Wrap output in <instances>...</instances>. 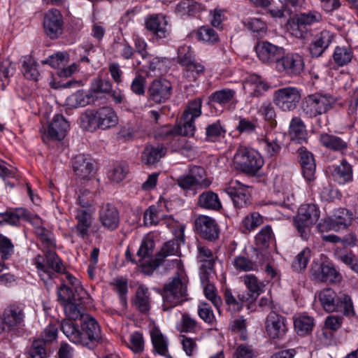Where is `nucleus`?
<instances>
[{"label": "nucleus", "mask_w": 358, "mask_h": 358, "mask_svg": "<svg viewBox=\"0 0 358 358\" xmlns=\"http://www.w3.org/2000/svg\"><path fill=\"white\" fill-rule=\"evenodd\" d=\"M99 220L103 228L109 231H114L120 225L119 210L113 204L103 203L99 211Z\"/></svg>", "instance_id": "obj_23"}, {"label": "nucleus", "mask_w": 358, "mask_h": 358, "mask_svg": "<svg viewBox=\"0 0 358 358\" xmlns=\"http://www.w3.org/2000/svg\"><path fill=\"white\" fill-rule=\"evenodd\" d=\"M148 94L152 101L157 103L165 102L171 94V85L166 80H155L148 88Z\"/></svg>", "instance_id": "obj_30"}, {"label": "nucleus", "mask_w": 358, "mask_h": 358, "mask_svg": "<svg viewBox=\"0 0 358 358\" xmlns=\"http://www.w3.org/2000/svg\"><path fill=\"white\" fill-rule=\"evenodd\" d=\"M154 350L160 355L166 358H173L168 354V342L158 329H154L150 333Z\"/></svg>", "instance_id": "obj_42"}, {"label": "nucleus", "mask_w": 358, "mask_h": 358, "mask_svg": "<svg viewBox=\"0 0 358 358\" xmlns=\"http://www.w3.org/2000/svg\"><path fill=\"white\" fill-rule=\"evenodd\" d=\"M176 182L180 188L187 191L194 187L206 188L211 184V180L206 177L203 168L194 166L187 173L178 176Z\"/></svg>", "instance_id": "obj_9"}, {"label": "nucleus", "mask_w": 358, "mask_h": 358, "mask_svg": "<svg viewBox=\"0 0 358 358\" xmlns=\"http://www.w3.org/2000/svg\"><path fill=\"white\" fill-rule=\"evenodd\" d=\"M136 308L142 313H148L150 309V294L148 288L140 285L136 292L134 300Z\"/></svg>", "instance_id": "obj_41"}, {"label": "nucleus", "mask_w": 358, "mask_h": 358, "mask_svg": "<svg viewBox=\"0 0 358 358\" xmlns=\"http://www.w3.org/2000/svg\"><path fill=\"white\" fill-rule=\"evenodd\" d=\"M198 206L206 210H219L222 203L218 195L213 191H206L198 197Z\"/></svg>", "instance_id": "obj_39"}, {"label": "nucleus", "mask_w": 358, "mask_h": 358, "mask_svg": "<svg viewBox=\"0 0 358 358\" xmlns=\"http://www.w3.org/2000/svg\"><path fill=\"white\" fill-rule=\"evenodd\" d=\"M226 193L231 197L237 208L246 207L250 203L249 187L238 180L231 181L225 189Z\"/></svg>", "instance_id": "obj_19"}, {"label": "nucleus", "mask_w": 358, "mask_h": 358, "mask_svg": "<svg viewBox=\"0 0 358 358\" xmlns=\"http://www.w3.org/2000/svg\"><path fill=\"white\" fill-rule=\"evenodd\" d=\"M263 223V217L258 212H252L246 215L241 222L243 233H249L255 230Z\"/></svg>", "instance_id": "obj_44"}, {"label": "nucleus", "mask_w": 358, "mask_h": 358, "mask_svg": "<svg viewBox=\"0 0 358 358\" xmlns=\"http://www.w3.org/2000/svg\"><path fill=\"white\" fill-rule=\"evenodd\" d=\"M209 101L228 110L234 109L238 102L236 91L227 87L216 90L210 95Z\"/></svg>", "instance_id": "obj_27"}, {"label": "nucleus", "mask_w": 358, "mask_h": 358, "mask_svg": "<svg viewBox=\"0 0 358 358\" xmlns=\"http://www.w3.org/2000/svg\"><path fill=\"white\" fill-rule=\"evenodd\" d=\"M274 240V234L271 227L266 225L255 236L256 245L262 248H268L270 243Z\"/></svg>", "instance_id": "obj_52"}, {"label": "nucleus", "mask_w": 358, "mask_h": 358, "mask_svg": "<svg viewBox=\"0 0 358 358\" xmlns=\"http://www.w3.org/2000/svg\"><path fill=\"white\" fill-rule=\"evenodd\" d=\"M259 113L264 117V120L268 122L271 127H275L277 125L275 110L271 103H263L259 109Z\"/></svg>", "instance_id": "obj_59"}, {"label": "nucleus", "mask_w": 358, "mask_h": 358, "mask_svg": "<svg viewBox=\"0 0 358 358\" xmlns=\"http://www.w3.org/2000/svg\"><path fill=\"white\" fill-rule=\"evenodd\" d=\"M265 329L271 339L282 340L288 331L287 318L275 311H271L266 318Z\"/></svg>", "instance_id": "obj_12"}, {"label": "nucleus", "mask_w": 358, "mask_h": 358, "mask_svg": "<svg viewBox=\"0 0 358 358\" xmlns=\"http://www.w3.org/2000/svg\"><path fill=\"white\" fill-rule=\"evenodd\" d=\"M162 309L168 311L187 300V285L184 279L176 276L166 283L162 291Z\"/></svg>", "instance_id": "obj_4"}, {"label": "nucleus", "mask_w": 358, "mask_h": 358, "mask_svg": "<svg viewBox=\"0 0 358 358\" xmlns=\"http://www.w3.org/2000/svg\"><path fill=\"white\" fill-rule=\"evenodd\" d=\"M196 39L208 45H213L219 41L216 31L208 26H201L196 31Z\"/></svg>", "instance_id": "obj_46"}, {"label": "nucleus", "mask_w": 358, "mask_h": 358, "mask_svg": "<svg viewBox=\"0 0 358 358\" xmlns=\"http://www.w3.org/2000/svg\"><path fill=\"white\" fill-rule=\"evenodd\" d=\"M94 210L92 208H76L75 211L76 224L71 231L83 240L87 239L93 224Z\"/></svg>", "instance_id": "obj_13"}, {"label": "nucleus", "mask_w": 358, "mask_h": 358, "mask_svg": "<svg viewBox=\"0 0 358 358\" xmlns=\"http://www.w3.org/2000/svg\"><path fill=\"white\" fill-rule=\"evenodd\" d=\"M37 62L30 55L22 59V72L28 80L38 81L41 76Z\"/></svg>", "instance_id": "obj_40"}, {"label": "nucleus", "mask_w": 358, "mask_h": 358, "mask_svg": "<svg viewBox=\"0 0 358 358\" xmlns=\"http://www.w3.org/2000/svg\"><path fill=\"white\" fill-rule=\"evenodd\" d=\"M43 26L47 36L51 39L58 38L64 30V19L61 12L56 8L48 10L44 14Z\"/></svg>", "instance_id": "obj_15"}, {"label": "nucleus", "mask_w": 358, "mask_h": 358, "mask_svg": "<svg viewBox=\"0 0 358 358\" xmlns=\"http://www.w3.org/2000/svg\"><path fill=\"white\" fill-rule=\"evenodd\" d=\"M83 126L90 131L97 129L106 130L118 124V116L110 106H102L96 110L87 111L81 117Z\"/></svg>", "instance_id": "obj_2"}, {"label": "nucleus", "mask_w": 358, "mask_h": 358, "mask_svg": "<svg viewBox=\"0 0 358 358\" xmlns=\"http://www.w3.org/2000/svg\"><path fill=\"white\" fill-rule=\"evenodd\" d=\"M336 101V99L330 94L317 92L303 99L301 109L303 116L314 118L328 112Z\"/></svg>", "instance_id": "obj_5"}, {"label": "nucleus", "mask_w": 358, "mask_h": 358, "mask_svg": "<svg viewBox=\"0 0 358 358\" xmlns=\"http://www.w3.org/2000/svg\"><path fill=\"white\" fill-rule=\"evenodd\" d=\"M80 324L76 322L63 320L60 329L66 338L76 345L92 348L101 340V330L97 321L91 315L81 316Z\"/></svg>", "instance_id": "obj_1"}, {"label": "nucleus", "mask_w": 358, "mask_h": 358, "mask_svg": "<svg viewBox=\"0 0 358 358\" xmlns=\"http://www.w3.org/2000/svg\"><path fill=\"white\" fill-rule=\"evenodd\" d=\"M206 141L216 142L220 138H224L226 134V129L222 124L220 120H217L208 124L206 127Z\"/></svg>", "instance_id": "obj_45"}, {"label": "nucleus", "mask_w": 358, "mask_h": 358, "mask_svg": "<svg viewBox=\"0 0 358 358\" xmlns=\"http://www.w3.org/2000/svg\"><path fill=\"white\" fill-rule=\"evenodd\" d=\"M155 248V241L150 236H145L141 241L140 248L137 251V256L140 259H145L152 256Z\"/></svg>", "instance_id": "obj_60"}, {"label": "nucleus", "mask_w": 358, "mask_h": 358, "mask_svg": "<svg viewBox=\"0 0 358 358\" xmlns=\"http://www.w3.org/2000/svg\"><path fill=\"white\" fill-rule=\"evenodd\" d=\"M260 129V127L256 118L250 120L246 117H241L236 126V130L240 134H257V129Z\"/></svg>", "instance_id": "obj_53"}, {"label": "nucleus", "mask_w": 358, "mask_h": 358, "mask_svg": "<svg viewBox=\"0 0 358 358\" xmlns=\"http://www.w3.org/2000/svg\"><path fill=\"white\" fill-rule=\"evenodd\" d=\"M276 70L287 76H296L304 69L303 57L297 53L282 55L275 65Z\"/></svg>", "instance_id": "obj_14"}, {"label": "nucleus", "mask_w": 358, "mask_h": 358, "mask_svg": "<svg viewBox=\"0 0 358 358\" xmlns=\"http://www.w3.org/2000/svg\"><path fill=\"white\" fill-rule=\"evenodd\" d=\"M331 177L340 185L351 183L354 180L353 167L346 159H343L339 164L334 166Z\"/></svg>", "instance_id": "obj_32"}, {"label": "nucleus", "mask_w": 358, "mask_h": 358, "mask_svg": "<svg viewBox=\"0 0 358 358\" xmlns=\"http://www.w3.org/2000/svg\"><path fill=\"white\" fill-rule=\"evenodd\" d=\"M310 273L315 280L320 282H339L342 280L340 272L336 269L333 263L328 261L321 263L313 261Z\"/></svg>", "instance_id": "obj_11"}, {"label": "nucleus", "mask_w": 358, "mask_h": 358, "mask_svg": "<svg viewBox=\"0 0 358 358\" xmlns=\"http://www.w3.org/2000/svg\"><path fill=\"white\" fill-rule=\"evenodd\" d=\"M203 100L201 97L195 98L188 102L182 115L183 120H195L201 115Z\"/></svg>", "instance_id": "obj_47"}, {"label": "nucleus", "mask_w": 358, "mask_h": 358, "mask_svg": "<svg viewBox=\"0 0 358 358\" xmlns=\"http://www.w3.org/2000/svg\"><path fill=\"white\" fill-rule=\"evenodd\" d=\"M289 134L292 141L302 143L308 138V132L303 120L299 117H293L289 123Z\"/></svg>", "instance_id": "obj_35"}, {"label": "nucleus", "mask_w": 358, "mask_h": 358, "mask_svg": "<svg viewBox=\"0 0 358 358\" xmlns=\"http://www.w3.org/2000/svg\"><path fill=\"white\" fill-rule=\"evenodd\" d=\"M182 68L183 75L189 82L195 81L205 70L203 65L196 60L182 66Z\"/></svg>", "instance_id": "obj_51"}, {"label": "nucleus", "mask_w": 358, "mask_h": 358, "mask_svg": "<svg viewBox=\"0 0 358 358\" xmlns=\"http://www.w3.org/2000/svg\"><path fill=\"white\" fill-rule=\"evenodd\" d=\"M256 52L258 58L264 63H274L284 55L283 49L269 42L262 41L256 46Z\"/></svg>", "instance_id": "obj_26"}, {"label": "nucleus", "mask_w": 358, "mask_h": 358, "mask_svg": "<svg viewBox=\"0 0 358 358\" xmlns=\"http://www.w3.org/2000/svg\"><path fill=\"white\" fill-rule=\"evenodd\" d=\"M352 213L345 208H339L334 214L327 220H322L318 224L320 231L327 229L339 230L348 227L353 220Z\"/></svg>", "instance_id": "obj_17"}, {"label": "nucleus", "mask_w": 358, "mask_h": 358, "mask_svg": "<svg viewBox=\"0 0 358 358\" xmlns=\"http://www.w3.org/2000/svg\"><path fill=\"white\" fill-rule=\"evenodd\" d=\"M297 152L304 178L308 181L313 180L316 168L313 155L303 146H301Z\"/></svg>", "instance_id": "obj_31"}, {"label": "nucleus", "mask_w": 358, "mask_h": 358, "mask_svg": "<svg viewBox=\"0 0 358 358\" xmlns=\"http://www.w3.org/2000/svg\"><path fill=\"white\" fill-rule=\"evenodd\" d=\"M197 251L196 259L201 264L200 278L201 280H206L209 272L213 271L217 257L210 248L201 243L198 244Z\"/></svg>", "instance_id": "obj_24"}, {"label": "nucleus", "mask_w": 358, "mask_h": 358, "mask_svg": "<svg viewBox=\"0 0 358 358\" xmlns=\"http://www.w3.org/2000/svg\"><path fill=\"white\" fill-rule=\"evenodd\" d=\"M69 61V55L65 52H57L50 56L46 60L43 61L42 64H49L55 69H60L63 67Z\"/></svg>", "instance_id": "obj_63"}, {"label": "nucleus", "mask_w": 358, "mask_h": 358, "mask_svg": "<svg viewBox=\"0 0 358 358\" xmlns=\"http://www.w3.org/2000/svg\"><path fill=\"white\" fill-rule=\"evenodd\" d=\"M97 98V96L90 90H78L68 97L67 102L68 105L73 108L84 107L96 101Z\"/></svg>", "instance_id": "obj_38"}, {"label": "nucleus", "mask_w": 358, "mask_h": 358, "mask_svg": "<svg viewBox=\"0 0 358 358\" xmlns=\"http://www.w3.org/2000/svg\"><path fill=\"white\" fill-rule=\"evenodd\" d=\"M194 56V51L189 45H182L179 47L178 50V62L182 66L189 64L196 60Z\"/></svg>", "instance_id": "obj_61"}, {"label": "nucleus", "mask_w": 358, "mask_h": 358, "mask_svg": "<svg viewBox=\"0 0 358 358\" xmlns=\"http://www.w3.org/2000/svg\"><path fill=\"white\" fill-rule=\"evenodd\" d=\"M166 151V148L163 145H148L142 152V162L148 165L154 164L165 156Z\"/></svg>", "instance_id": "obj_36"}, {"label": "nucleus", "mask_w": 358, "mask_h": 358, "mask_svg": "<svg viewBox=\"0 0 358 358\" xmlns=\"http://www.w3.org/2000/svg\"><path fill=\"white\" fill-rule=\"evenodd\" d=\"M3 324L5 330L13 331L23 325L24 313L23 307L17 304H10L3 311Z\"/></svg>", "instance_id": "obj_22"}, {"label": "nucleus", "mask_w": 358, "mask_h": 358, "mask_svg": "<svg viewBox=\"0 0 358 358\" xmlns=\"http://www.w3.org/2000/svg\"><path fill=\"white\" fill-rule=\"evenodd\" d=\"M257 352L251 345L241 344L235 350L234 358H257Z\"/></svg>", "instance_id": "obj_64"}, {"label": "nucleus", "mask_w": 358, "mask_h": 358, "mask_svg": "<svg viewBox=\"0 0 358 358\" xmlns=\"http://www.w3.org/2000/svg\"><path fill=\"white\" fill-rule=\"evenodd\" d=\"M31 218L29 212L23 208H18L14 210H8L0 213V224L17 225L20 220L29 221Z\"/></svg>", "instance_id": "obj_37"}, {"label": "nucleus", "mask_w": 358, "mask_h": 358, "mask_svg": "<svg viewBox=\"0 0 358 358\" xmlns=\"http://www.w3.org/2000/svg\"><path fill=\"white\" fill-rule=\"evenodd\" d=\"M233 264L235 268L239 271L247 272L257 269V264L255 262L242 256L235 257Z\"/></svg>", "instance_id": "obj_62"}, {"label": "nucleus", "mask_w": 358, "mask_h": 358, "mask_svg": "<svg viewBox=\"0 0 358 358\" xmlns=\"http://www.w3.org/2000/svg\"><path fill=\"white\" fill-rule=\"evenodd\" d=\"M179 250V245L175 241H169L166 242L160 251L157 253L156 257L160 260L162 264L164 262L166 257L169 256L176 255Z\"/></svg>", "instance_id": "obj_58"}, {"label": "nucleus", "mask_w": 358, "mask_h": 358, "mask_svg": "<svg viewBox=\"0 0 358 358\" xmlns=\"http://www.w3.org/2000/svg\"><path fill=\"white\" fill-rule=\"evenodd\" d=\"M295 331L299 336H304L312 331L314 327L313 317L306 315H299L294 320Z\"/></svg>", "instance_id": "obj_43"}, {"label": "nucleus", "mask_w": 358, "mask_h": 358, "mask_svg": "<svg viewBox=\"0 0 358 358\" xmlns=\"http://www.w3.org/2000/svg\"><path fill=\"white\" fill-rule=\"evenodd\" d=\"M320 217V210L314 203L301 205L298 215L294 219L295 227L303 240H308L310 235V226L315 223Z\"/></svg>", "instance_id": "obj_8"}, {"label": "nucleus", "mask_w": 358, "mask_h": 358, "mask_svg": "<svg viewBox=\"0 0 358 358\" xmlns=\"http://www.w3.org/2000/svg\"><path fill=\"white\" fill-rule=\"evenodd\" d=\"M34 262L41 279L45 282L52 278L54 271L59 273L64 268L62 262L54 249L47 250L45 256L38 255Z\"/></svg>", "instance_id": "obj_7"}, {"label": "nucleus", "mask_w": 358, "mask_h": 358, "mask_svg": "<svg viewBox=\"0 0 358 358\" xmlns=\"http://www.w3.org/2000/svg\"><path fill=\"white\" fill-rule=\"evenodd\" d=\"M301 98V91L294 87L277 90L273 94V103L282 111L294 110Z\"/></svg>", "instance_id": "obj_10"}, {"label": "nucleus", "mask_w": 358, "mask_h": 358, "mask_svg": "<svg viewBox=\"0 0 358 358\" xmlns=\"http://www.w3.org/2000/svg\"><path fill=\"white\" fill-rule=\"evenodd\" d=\"M146 29L158 38H165L169 35L168 22L162 15H151L145 20Z\"/></svg>", "instance_id": "obj_29"}, {"label": "nucleus", "mask_w": 358, "mask_h": 358, "mask_svg": "<svg viewBox=\"0 0 358 358\" xmlns=\"http://www.w3.org/2000/svg\"><path fill=\"white\" fill-rule=\"evenodd\" d=\"M143 222L145 226L166 224L167 227L174 225L171 215H165L159 206L152 205L144 213Z\"/></svg>", "instance_id": "obj_25"}, {"label": "nucleus", "mask_w": 358, "mask_h": 358, "mask_svg": "<svg viewBox=\"0 0 358 358\" xmlns=\"http://www.w3.org/2000/svg\"><path fill=\"white\" fill-rule=\"evenodd\" d=\"M69 127V122L62 115H55L48 124L47 129L43 133V142L47 143L50 141L62 140L66 136Z\"/></svg>", "instance_id": "obj_16"}, {"label": "nucleus", "mask_w": 358, "mask_h": 358, "mask_svg": "<svg viewBox=\"0 0 358 358\" xmlns=\"http://www.w3.org/2000/svg\"><path fill=\"white\" fill-rule=\"evenodd\" d=\"M195 227L199 236L206 240L213 241L219 237V226L210 217L199 215L195 220Z\"/></svg>", "instance_id": "obj_20"}, {"label": "nucleus", "mask_w": 358, "mask_h": 358, "mask_svg": "<svg viewBox=\"0 0 358 358\" xmlns=\"http://www.w3.org/2000/svg\"><path fill=\"white\" fill-rule=\"evenodd\" d=\"M322 14L315 10L297 15L292 24V34L298 38H303L308 32V26L322 20Z\"/></svg>", "instance_id": "obj_18"}, {"label": "nucleus", "mask_w": 358, "mask_h": 358, "mask_svg": "<svg viewBox=\"0 0 358 358\" xmlns=\"http://www.w3.org/2000/svg\"><path fill=\"white\" fill-rule=\"evenodd\" d=\"M243 88L251 96L259 97L269 89V85L260 76L252 74L245 80Z\"/></svg>", "instance_id": "obj_33"}, {"label": "nucleus", "mask_w": 358, "mask_h": 358, "mask_svg": "<svg viewBox=\"0 0 358 358\" xmlns=\"http://www.w3.org/2000/svg\"><path fill=\"white\" fill-rule=\"evenodd\" d=\"M353 52L350 48L337 46L333 55V59L338 66H343L348 64L352 59Z\"/></svg>", "instance_id": "obj_50"}, {"label": "nucleus", "mask_w": 358, "mask_h": 358, "mask_svg": "<svg viewBox=\"0 0 358 358\" xmlns=\"http://www.w3.org/2000/svg\"><path fill=\"white\" fill-rule=\"evenodd\" d=\"M311 257V251L306 248L302 250L295 257L292 262V267L296 272H301L305 270Z\"/></svg>", "instance_id": "obj_54"}, {"label": "nucleus", "mask_w": 358, "mask_h": 358, "mask_svg": "<svg viewBox=\"0 0 358 358\" xmlns=\"http://www.w3.org/2000/svg\"><path fill=\"white\" fill-rule=\"evenodd\" d=\"M257 141L259 148L269 157H277L283 145L280 135L275 132H268L265 135L259 136Z\"/></svg>", "instance_id": "obj_21"}, {"label": "nucleus", "mask_w": 358, "mask_h": 358, "mask_svg": "<svg viewBox=\"0 0 358 358\" xmlns=\"http://www.w3.org/2000/svg\"><path fill=\"white\" fill-rule=\"evenodd\" d=\"M73 171L80 179H90L94 173L93 160L83 154L76 155L72 161Z\"/></svg>", "instance_id": "obj_28"}, {"label": "nucleus", "mask_w": 358, "mask_h": 358, "mask_svg": "<svg viewBox=\"0 0 358 358\" xmlns=\"http://www.w3.org/2000/svg\"><path fill=\"white\" fill-rule=\"evenodd\" d=\"M110 285L113 287L114 291L117 293L120 301L123 307L127 306V294L128 292L127 281L126 280L115 278Z\"/></svg>", "instance_id": "obj_57"}, {"label": "nucleus", "mask_w": 358, "mask_h": 358, "mask_svg": "<svg viewBox=\"0 0 358 358\" xmlns=\"http://www.w3.org/2000/svg\"><path fill=\"white\" fill-rule=\"evenodd\" d=\"M111 90L112 84L108 80L96 78L91 83L90 91L97 96L98 94H109Z\"/></svg>", "instance_id": "obj_55"}, {"label": "nucleus", "mask_w": 358, "mask_h": 358, "mask_svg": "<svg viewBox=\"0 0 358 358\" xmlns=\"http://www.w3.org/2000/svg\"><path fill=\"white\" fill-rule=\"evenodd\" d=\"M36 234L40 238L44 248L47 250L55 249V239L51 231L41 226L36 228Z\"/></svg>", "instance_id": "obj_56"}, {"label": "nucleus", "mask_w": 358, "mask_h": 358, "mask_svg": "<svg viewBox=\"0 0 358 358\" xmlns=\"http://www.w3.org/2000/svg\"><path fill=\"white\" fill-rule=\"evenodd\" d=\"M319 142L324 148L334 152L344 153L348 148V142L338 136L325 132L320 134Z\"/></svg>", "instance_id": "obj_34"}, {"label": "nucleus", "mask_w": 358, "mask_h": 358, "mask_svg": "<svg viewBox=\"0 0 358 358\" xmlns=\"http://www.w3.org/2000/svg\"><path fill=\"white\" fill-rule=\"evenodd\" d=\"M318 298L323 309L327 312H343L348 317L355 315L352 299L346 294H337L332 289L327 288L319 293Z\"/></svg>", "instance_id": "obj_3"}, {"label": "nucleus", "mask_w": 358, "mask_h": 358, "mask_svg": "<svg viewBox=\"0 0 358 358\" xmlns=\"http://www.w3.org/2000/svg\"><path fill=\"white\" fill-rule=\"evenodd\" d=\"M182 125L177 129H172L170 127H165L164 132L166 136H172L174 134H180L184 136H193L196 129L194 120H183Z\"/></svg>", "instance_id": "obj_48"}, {"label": "nucleus", "mask_w": 358, "mask_h": 358, "mask_svg": "<svg viewBox=\"0 0 358 358\" xmlns=\"http://www.w3.org/2000/svg\"><path fill=\"white\" fill-rule=\"evenodd\" d=\"M242 278L251 296H257L264 292V283L259 281L255 275L246 274Z\"/></svg>", "instance_id": "obj_49"}, {"label": "nucleus", "mask_w": 358, "mask_h": 358, "mask_svg": "<svg viewBox=\"0 0 358 358\" xmlns=\"http://www.w3.org/2000/svg\"><path fill=\"white\" fill-rule=\"evenodd\" d=\"M234 163L237 169L246 174L255 176L264 162L261 155L255 150L240 146L234 156Z\"/></svg>", "instance_id": "obj_6"}]
</instances>
